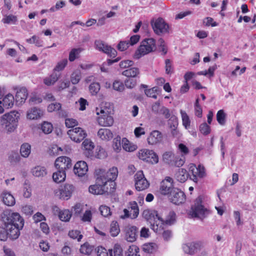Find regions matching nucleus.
Listing matches in <instances>:
<instances>
[{
  "instance_id": "obj_1",
  "label": "nucleus",
  "mask_w": 256,
  "mask_h": 256,
  "mask_svg": "<svg viewBox=\"0 0 256 256\" xmlns=\"http://www.w3.org/2000/svg\"><path fill=\"white\" fill-rule=\"evenodd\" d=\"M4 225L7 228L8 236L12 240H16L20 234V230L24 225V220L18 213L4 214L2 216Z\"/></svg>"
},
{
  "instance_id": "obj_2",
  "label": "nucleus",
  "mask_w": 256,
  "mask_h": 256,
  "mask_svg": "<svg viewBox=\"0 0 256 256\" xmlns=\"http://www.w3.org/2000/svg\"><path fill=\"white\" fill-rule=\"evenodd\" d=\"M144 218L149 222L150 228L156 233L160 234L163 230L162 218L157 211L146 210L142 212Z\"/></svg>"
},
{
  "instance_id": "obj_3",
  "label": "nucleus",
  "mask_w": 256,
  "mask_h": 256,
  "mask_svg": "<svg viewBox=\"0 0 256 256\" xmlns=\"http://www.w3.org/2000/svg\"><path fill=\"white\" fill-rule=\"evenodd\" d=\"M20 114L16 111H12L3 115L0 123L8 132H14L18 126Z\"/></svg>"
},
{
  "instance_id": "obj_4",
  "label": "nucleus",
  "mask_w": 256,
  "mask_h": 256,
  "mask_svg": "<svg viewBox=\"0 0 256 256\" xmlns=\"http://www.w3.org/2000/svg\"><path fill=\"white\" fill-rule=\"evenodd\" d=\"M102 104L100 106L96 108V112L97 115L101 114V116L98 118L97 121L100 126L104 127L110 126H112L114 120L112 116H110L108 109L103 106Z\"/></svg>"
},
{
  "instance_id": "obj_5",
  "label": "nucleus",
  "mask_w": 256,
  "mask_h": 256,
  "mask_svg": "<svg viewBox=\"0 0 256 256\" xmlns=\"http://www.w3.org/2000/svg\"><path fill=\"white\" fill-rule=\"evenodd\" d=\"M202 203V198L198 196L195 200L194 204L192 206L189 214L192 218H196L201 220L205 218L209 214L207 208H205Z\"/></svg>"
},
{
  "instance_id": "obj_6",
  "label": "nucleus",
  "mask_w": 256,
  "mask_h": 256,
  "mask_svg": "<svg viewBox=\"0 0 256 256\" xmlns=\"http://www.w3.org/2000/svg\"><path fill=\"white\" fill-rule=\"evenodd\" d=\"M156 48L155 40L152 38H146L142 40L138 50L136 51L134 57L138 59L142 56L146 54Z\"/></svg>"
},
{
  "instance_id": "obj_7",
  "label": "nucleus",
  "mask_w": 256,
  "mask_h": 256,
  "mask_svg": "<svg viewBox=\"0 0 256 256\" xmlns=\"http://www.w3.org/2000/svg\"><path fill=\"white\" fill-rule=\"evenodd\" d=\"M154 32L158 36L168 34L170 27L164 20L159 18L156 20H152L150 22Z\"/></svg>"
},
{
  "instance_id": "obj_8",
  "label": "nucleus",
  "mask_w": 256,
  "mask_h": 256,
  "mask_svg": "<svg viewBox=\"0 0 256 256\" xmlns=\"http://www.w3.org/2000/svg\"><path fill=\"white\" fill-rule=\"evenodd\" d=\"M205 242L202 240H196L184 244L182 248L186 254L194 255L202 249Z\"/></svg>"
},
{
  "instance_id": "obj_9",
  "label": "nucleus",
  "mask_w": 256,
  "mask_h": 256,
  "mask_svg": "<svg viewBox=\"0 0 256 256\" xmlns=\"http://www.w3.org/2000/svg\"><path fill=\"white\" fill-rule=\"evenodd\" d=\"M102 177H98L96 179V184L89 187V192L94 194H102L108 192V188L106 186V182L103 181Z\"/></svg>"
},
{
  "instance_id": "obj_10",
  "label": "nucleus",
  "mask_w": 256,
  "mask_h": 256,
  "mask_svg": "<svg viewBox=\"0 0 256 256\" xmlns=\"http://www.w3.org/2000/svg\"><path fill=\"white\" fill-rule=\"evenodd\" d=\"M188 176L190 179L195 182H197L198 178H202L206 176V172L204 168L199 165L196 167L195 164H190L189 166Z\"/></svg>"
},
{
  "instance_id": "obj_11",
  "label": "nucleus",
  "mask_w": 256,
  "mask_h": 256,
  "mask_svg": "<svg viewBox=\"0 0 256 256\" xmlns=\"http://www.w3.org/2000/svg\"><path fill=\"white\" fill-rule=\"evenodd\" d=\"M118 170L116 167H112L110 168L108 171L104 174H102L99 177L102 178V177L103 181L106 182V184H108V182H110V192H113V190H111V188L114 189L115 186V183L114 182L118 176Z\"/></svg>"
},
{
  "instance_id": "obj_12",
  "label": "nucleus",
  "mask_w": 256,
  "mask_h": 256,
  "mask_svg": "<svg viewBox=\"0 0 256 256\" xmlns=\"http://www.w3.org/2000/svg\"><path fill=\"white\" fill-rule=\"evenodd\" d=\"M138 157L140 159L152 164H156L158 162V156L152 150H141L138 152Z\"/></svg>"
},
{
  "instance_id": "obj_13",
  "label": "nucleus",
  "mask_w": 256,
  "mask_h": 256,
  "mask_svg": "<svg viewBox=\"0 0 256 256\" xmlns=\"http://www.w3.org/2000/svg\"><path fill=\"white\" fill-rule=\"evenodd\" d=\"M67 134L70 139L76 142H80L87 136L86 131L80 127L68 130Z\"/></svg>"
},
{
  "instance_id": "obj_14",
  "label": "nucleus",
  "mask_w": 256,
  "mask_h": 256,
  "mask_svg": "<svg viewBox=\"0 0 256 256\" xmlns=\"http://www.w3.org/2000/svg\"><path fill=\"white\" fill-rule=\"evenodd\" d=\"M135 186L136 190L141 191L148 188L150 184L145 178L142 171H138L134 176Z\"/></svg>"
},
{
  "instance_id": "obj_15",
  "label": "nucleus",
  "mask_w": 256,
  "mask_h": 256,
  "mask_svg": "<svg viewBox=\"0 0 256 256\" xmlns=\"http://www.w3.org/2000/svg\"><path fill=\"white\" fill-rule=\"evenodd\" d=\"M172 183L173 180L172 178L169 176L166 177L160 183V192L164 196L168 194L170 196L173 190L176 188H174Z\"/></svg>"
},
{
  "instance_id": "obj_16",
  "label": "nucleus",
  "mask_w": 256,
  "mask_h": 256,
  "mask_svg": "<svg viewBox=\"0 0 256 256\" xmlns=\"http://www.w3.org/2000/svg\"><path fill=\"white\" fill-rule=\"evenodd\" d=\"M94 44L97 50L104 52L110 57L114 58L117 54V52L114 48H112L101 40H96Z\"/></svg>"
},
{
  "instance_id": "obj_17",
  "label": "nucleus",
  "mask_w": 256,
  "mask_h": 256,
  "mask_svg": "<svg viewBox=\"0 0 256 256\" xmlns=\"http://www.w3.org/2000/svg\"><path fill=\"white\" fill-rule=\"evenodd\" d=\"M74 190V188L73 185L66 184L56 192V194L60 199L68 200L71 197Z\"/></svg>"
},
{
  "instance_id": "obj_18",
  "label": "nucleus",
  "mask_w": 256,
  "mask_h": 256,
  "mask_svg": "<svg viewBox=\"0 0 256 256\" xmlns=\"http://www.w3.org/2000/svg\"><path fill=\"white\" fill-rule=\"evenodd\" d=\"M169 200L174 204L178 205L185 202L186 196L183 192L176 188L173 190L169 196Z\"/></svg>"
},
{
  "instance_id": "obj_19",
  "label": "nucleus",
  "mask_w": 256,
  "mask_h": 256,
  "mask_svg": "<svg viewBox=\"0 0 256 256\" xmlns=\"http://www.w3.org/2000/svg\"><path fill=\"white\" fill-rule=\"evenodd\" d=\"M54 165L57 170L65 171L72 167V160L67 156H60L56 159Z\"/></svg>"
},
{
  "instance_id": "obj_20",
  "label": "nucleus",
  "mask_w": 256,
  "mask_h": 256,
  "mask_svg": "<svg viewBox=\"0 0 256 256\" xmlns=\"http://www.w3.org/2000/svg\"><path fill=\"white\" fill-rule=\"evenodd\" d=\"M163 140L162 133L158 130L152 131L147 138V141L149 144L154 145L160 144Z\"/></svg>"
},
{
  "instance_id": "obj_21",
  "label": "nucleus",
  "mask_w": 256,
  "mask_h": 256,
  "mask_svg": "<svg viewBox=\"0 0 256 256\" xmlns=\"http://www.w3.org/2000/svg\"><path fill=\"white\" fill-rule=\"evenodd\" d=\"M138 228L136 226H128L126 228V238L130 242H134L138 236Z\"/></svg>"
},
{
  "instance_id": "obj_22",
  "label": "nucleus",
  "mask_w": 256,
  "mask_h": 256,
  "mask_svg": "<svg viewBox=\"0 0 256 256\" xmlns=\"http://www.w3.org/2000/svg\"><path fill=\"white\" fill-rule=\"evenodd\" d=\"M88 170V166L86 163L84 161L77 162L74 168V174L78 176H84Z\"/></svg>"
},
{
  "instance_id": "obj_23",
  "label": "nucleus",
  "mask_w": 256,
  "mask_h": 256,
  "mask_svg": "<svg viewBox=\"0 0 256 256\" xmlns=\"http://www.w3.org/2000/svg\"><path fill=\"white\" fill-rule=\"evenodd\" d=\"M97 136L100 140L104 142L111 140L114 136L112 132L110 129L106 128H100L97 132Z\"/></svg>"
},
{
  "instance_id": "obj_24",
  "label": "nucleus",
  "mask_w": 256,
  "mask_h": 256,
  "mask_svg": "<svg viewBox=\"0 0 256 256\" xmlns=\"http://www.w3.org/2000/svg\"><path fill=\"white\" fill-rule=\"evenodd\" d=\"M1 198L4 204L8 206H12L15 203L14 196L7 191H4L1 194Z\"/></svg>"
},
{
  "instance_id": "obj_25",
  "label": "nucleus",
  "mask_w": 256,
  "mask_h": 256,
  "mask_svg": "<svg viewBox=\"0 0 256 256\" xmlns=\"http://www.w3.org/2000/svg\"><path fill=\"white\" fill-rule=\"evenodd\" d=\"M82 147L85 150L84 154L90 158L92 156V150L94 148V143L89 139H86L82 144Z\"/></svg>"
},
{
  "instance_id": "obj_26",
  "label": "nucleus",
  "mask_w": 256,
  "mask_h": 256,
  "mask_svg": "<svg viewBox=\"0 0 256 256\" xmlns=\"http://www.w3.org/2000/svg\"><path fill=\"white\" fill-rule=\"evenodd\" d=\"M42 114V112L40 108L34 107L28 110L26 117L30 120H35L40 118Z\"/></svg>"
},
{
  "instance_id": "obj_27",
  "label": "nucleus",
  "mask_w": 256,
  "mask_h": 256,
  "mask_svg": "<svg viewBox=\"0 0 256 256\" xmlns=\"http://www.w3.org/2000/svg\"><path fill=\"white\" fill-rule=\"evenodd\" d=\"M14 102V96L12 94L9 93L4 97L2 100H0V104H2L4 107L8 108L13 106Z\"/></svg>"
},
{
  "instance_id": "obj_28",
  "label": "nucleus",
  "mask_w": 256,
  "mask_h": 256,
  "mask_svg": "<svg viewBox=\"0 0 256 256\" xmlns=\"http://www.w3.org/2000/svg\"><path fill=\"white\" fill-rule=\"evenodd\" d=\"M28 96L27 90L22 88L16 92V100L20 103L24 102Z\"/></svg>"
},
{
  "instance_id": "obj_29",
  "label": "nucleus",
  "mask_w": 256,
  "mask_h": 256,
  "mask_svg": "<svg viewBox=\"0 0 256 256\" xmlns=\"http://www.w3.org/2000/svg\"><path fill=\"white\" fill-rule=\"evenodd\" d=\"M189 174L186 169L180 168L176 174V178L178 182H184L187 180Z\"/></svg>"
},
{
  "instance_id": "obj_30",
  "label": "nucleus",
  "mask_w": 256,
  "mask_h": 256,
  "mask_svg": "<svg viewBox=\"0 0 256 256\" xmlns=\"http://www.w3.org/2000/svg\"><path fill=\"white\" fill-rule=\"evenodd\" d=\"M60 74L54 72L50 76L45 78L44 82L48 86L53 85L60 78Z\"/></svg>"
},
{
  "instance_id": "obj_31",
  "label": "nucleus",
  "mask_w": 256,
  "mask_h": 256,
  "mask_svg": "<svg viewBox=\"0 0 256 256\" xmlns=\"http://www.w3.org/2000/svg\"><path fill=\"white\" fill-rule=\"evenodd\" d=\"M139 74V69L135 67L130 68L122 72V74L128 78H135Z\"/></svg>"
},
{
  "instance_id": "obj_32",
  "label": "nucleus",
  "mask_w": 256,
  "mask_h": 256,
  "mask_svg": "<svg viewBox=\"0 0 256 256\" xmlns=\"http://www.w3.org/2000/svg\"><path fill=\"white\" fill-rule=\"evenodd\" d=\"M66 174V172L62 170H58V171L54 172L52 175V178L54 182L60 183L64 180Z\"/></svg>"
},
{
  "instance_id": "obj_33",
  "label": "nucleus",
  "mask_w": 256,
  "mask_h": 256,
  "mask_svg": "<svg viewBox=\"0 0 256 256\" xmlns=\"http://www.w3.org/2000/svg\"><path fill=\"white\" fill-rule=\"evenodd\" d=\"M128 208L130 210V218L132 219L136 218L139 214V209L137 203L136 202H130Z\"/></svg>"
},
{
  "instance_id": "obj_34",
  "label": "nucleus",
  "mask_w": 256,
  "mask_h": 256,
  "mask_svg": "<svg viewBox=\"0 0 256 256\" xmlns=\"http://www.w3.org/2000/svg\"><path fill=\"white\" fill-rule=\"evenodd\" d=\"M32 174L36 177H43L47 174L46 168L44 166H37L32 170Z\"/></svg>"
},
{
  "instance_id": "obj_35",
  "label": "nucleus",
  "mask_w": 256,
  "mask_h": 256,
  "mask_svg": "<svg viewBox=\"0 0 256 256\" xmlns=\"http://www.w3.org/2000/svg\"><path fill=\"white\" fill-rule=\"evenodd\" d=\"M176 217V214L175 212L173 211H171L169 212L165 220L162 219L163 230L164 228L165 225H172L175 222Z\"/></svg>"
},
{
  "instance_id": "obj_36",
  "label": "nucleus",
  "mask_w": 256,
  "mask_h": 256,
  "mask_svg": "<svg viewBox=\"0 0 256 256\" xmlns=\"http://www.w3.org/2000/svg\"><path fill=\"white\" fill-rule=\"evenodd\" d=\"M83 50L82 48H72L69 54L68 60L70 62H74L76 59L78 58L80 52Z\"/></svg>"
},
{
  "instance_id": "obj_37",
  "label": "nucleus",
  "mask_w": 256,
  "mask_h": 256,
  "mask_svg": "<svg viewBox=\"0 0 256 256\" xmlns=\"http://www.w3.org/2000/svg\"><path fill=\"white\" fill-rule=\"evenodd\" d=\"M31 152V146L28 143L23 144L20 148L21 156L24 158H28Z\"/></svg>"
},
{
  "instance_id": "obj_38",
  "label": "nucleus",
  "mask_w": 256,
  "mask_h": 256,
  "mask_svg": "<svg viewBox=\"0 0 256 256\" xmlns=\"http://www.w3.org/2000/svg\"><path fill=\"white\" fill-rule=\"evenodd\" d=\"M81 78V72L78 70H76L72 72L70 76V81L73 84H76L79 82Z\"/></svg>"
},
{
  "instance_id": "obj_39",
  "label": "nucleus",
  "mask_w": 256,
  "mask_h": 256,
  "mask_svg": "<svg viewBox=\"0 0 256 256\" xmlns=\"http://www.w3.org/2000/svg\"><path fill=\"white\" fill-rule=\"evenodd\" d=\"M17 17L13 14L4 15L2 22L5 24H14L17 22Z\"/></svg>"
},
{
  "instance_id": "obj_40",
  "label": "nucleus",
  "mask_w": 256,
  "mask_h": 256,
  "mask_svg": "<svg viewBox=\"0 0 256 256\" xmlns=\"http://www.w3.org/2000/svg\"><path fill=\"white\" fill-rule=\"evenodd\" d=\"M110 256H122V250L120 246L116 244L113 249L109 250Z\"/></svg>"
},
{
  "instance_id": "obj_41",
  "label": "nucleus",
  "mask_w": 256,
  "mask_h": 256,
  "mask_svg": "<svg viewBox=\"0 0 256 256\" xmlns=\"http://www.w3.org/2000/svg\"><path fill=\"white\" fill-rule=\"evenodd\" d=\"M94 250V246H90L88 243L86 242L82 245L80 248V252L82 254L90 255Z\"/></svg>"
},
{
  "instance_id": "obj_42",
  "label": "nucleus",
  "mask_w": 256,
  "mask_h": 256,
  "mask_svg": "<svg viewBox=\"0 0 256 256\" xmlns=\"http://www.w3.org/2000/svg\"><path fill=\"white\" fill-rule=\"evenodd\" d=\"M174 154L172 152H166L162 155L163 161L171 165L174 158Z\"/></svg>"
},
{
  "instance_id": "obj_43",
  "label": "nucleus",
  "mask_w": 256,
  "mask_h": 256,
  "mask_svg": "<svg viewBox=\"0 0 256 256\" xmlns=\"http://www.w3.org/2000/svg\"><path fill=\"white\" fill-rule=\"evenodd\" d=\"M72 216L71 212L68 210H64L59 212L58 217L64 222H68Z\"/></svg>"
},
{
  "instance_id": "obj_44",
  "label": "nucleus",
  "mask_w": 256,
  "mask_h": 256,
  "mask_svg": "<svg viewBox=\"0 0 256 256\" xmlns=\"http://www.w3.org/2000/svg\"><path fill=\"white\" fill-rule=\"evenodd\" d=\"M8 237V232L7 228L4 225V222L2 220V222H0V240L5 241Z\"/></svg>"
},
{
  "instance_id": "obj_45",
  "label": "nucleus",
  "mask_w": 256,
  "mask_h": 256,
  "mask_svg": "<svg viewBox=\"0 0 256 256\" xmlns=\"http://www.w3.org/2000/svg\"><path fill=\"white\" fill-rule=\"evenodd\" d=\"M226 114L223 110H218L216 114V120L218 124L222 126H224L226 124Z\"/></svg>"
},
{
  "instance_id": "obj_46",
  "label": "nucleus",
  "mask_w": 256,
  "mask_h": 256,
  "mask_svg": "<svg viewBox=\"0 0 256 256\" xmlns=\"http://www.w3.org/2000/svg\"><path fill=\"white\" fill-rule=\"evenodd\" d=\"M112 87L113 90L118 92H122L125 90L124 84L120 80H114Z\"/></svg>"
},
{
  "instance_id": "obj_47",
  "label": "nucleus",
  "mask_w": 256,
  "mask_h": 256,
  "mask_svg": "<svg viewBox=\"0 0 256 256\" xmlns=\"http://www.w3.org/2000/svg\"><path fill=\"white\" fill-rule=\"evenodd\" d=\"M120 228L118 223L116 222L113 221L111 223L110 228V233L112 236H116L120 232Z\"/></svg>"
},
{
  "instance_id": "obj_48",
  "label": "nucleus",
  "mask_w": 256,
  "mask_h": 256,
  "mask_svg": "<svg viewBox=\"0 0 256 256\" xmlns=\"http://www.w3.org/2000/svg\"><path fill=\"white\" fill-rule=\"evenodd\" d=\"M122 146L124 150L127 152H132L135 150L134 146H131L130 143L126 138H123L122 140Z\"/></svg>"
},
{
  "instance_id": "obj_49",
  "label": "nucleus",
  "mask_w": 256,
  "mask_h": 256,
  "mask_svg": "<svg viewBox=\"0 0 256 256\" xmlns=\"http://www.w3.org/2000/svg\"><path fill=\"white\" fill-rule=\"evenodd\" d=\"M122 146L121 138L119 136H118L113 140L112 148L116 152H118L121 150Z\"/></svg>"
},
{
  "instance_id": "obj_50",
  "label": "nucleus",
  "mask_w": 256,
  "mask_h": 256,
  "mask_svg": "<svg viewBox=\"0 0 256 256\" xmlns=\"http://www.w3.org/2000/svg\"><path fill=\"white\" fill-rule=\"evenodd\" d=\"M27 42L29 44H34L36 46H42L43 42L41 40L40 38L36 36H33L31 38L26 40Z\"/></svg>"
},
{
  "instance_id": "obj_51",
  "label": "nucleus",
  "mask_w": 256,
  "mask_h": 256,
  "mask_svg": "<svg viewBox=\"0 0 256 256\" xmlns=\"http://www.w3.org/2000/svg\"><path fill=\"white\" fill-rule=\"evenodd\" d=\"M182 124L186 128L188 129L190 126V120L189 117L186 112L180 110V111Z\"/></svg>"
},
{
  "instance_id": "obj_52",
  "label": "nucleus",
  "mask_w": 256,
  "mask_h": 256,
  "mask_svg": "<svg viewBox=\"0 0 256 256\" xmlns=\"http://www.w3.org/2000/svg\"><path fill=\"white\" fill-rule=\"evenodd\" d=\"M42 131L46 134H48L52 132L53 130V126L51 123L44 122L41 126Z\"/></svg>"
},
{
  "instance_id": "obj_53",
  "label": "nucleus",
  "mask_w": 256,
  "mask_h": 256,
  "mask_svg": "<svg viewBox=\"0 0 256 256\" xmlns=\"http://www.w3.org/2000/svg\"><path fill=\"white\" fill-rule=\"evenodd\" d=\"M139 248L136 246H130L127 252V256H140L138 254Z\"/></svg>"
},
{
  "instance_id": "obj_54",
  "label": "nucleus",
  "mask_w": 256,
  "mask_h": 256,
  "mask_svg": "<svg viewBox=\"0 0 256 256\" xmlns=\"http://www.w3.org/2000/svg\"><path fill=\"white\" fill-rule=\"evenodd\" d=\"M200 132L204 135L206 136L210 132V127L206 123L204 122L199 126Z\"/></svg>"
},
{
  "instance_id": "obj_55",
  "label": "nucleus",
  "mask_w": 256,
  "mask_h": 256,
  "mask_svg": "<svg viewBox=\"0 0 256 256\" xmlns=\"http://www.w3.org/2000/svg\"><path fill=\"white\" fill-rule=\"evenodd\" d=\"M156 246L154 243L145 244L142 246V250L146 253L151 254L154 252Z\"/></svg>"
},
{
  "instance_id": "obj_56",
  "label": "nucleus",
  "mask_w": 256,
  "mask_h": 256,
  "mask_svg": "<svg viewBox=\"0 0 256 256\" xmlns=\"http://www.w3.org/2000/svg\"><path fill=\"white\" fill-rule=\"evenodd\" d=\"M100 90V85L98 82H93L89 86L90 92L92 95L96 94Z\"/></svg>"
},
{
  "instance_id": "obj_57",
  "label": "nucleus",
  "mask_w": 256,
  "mask_h": 256,
  "mask_svg": "<svg viewBox=\"0 0 256 256\" xmlns=\"http://www.w3.org/2000/svg\"><path fill=\"white\" fill-rule=\"evenodd\" d=\"M68 60L67 59H63L62 60L60 61L56 67L54 68V70L60 72L67 65Z\"/></svg>"
},
{
  "instance_id": "obj_58",
  "label": "nucleus",
  "mask_w": 256,
  "mask_h": 256,
  "mask_svg": "<svg viewBox=\"0 0 256 256\" xmlns=\"http://www.w3.org/2000/svg\"><path fill=\"white\" fill-rule=\"evenodd\" d=\"M124 85L126 88L132 89L136 86V81L132 78H126L124 80Z\"/></svg>"
},
{
  "instance_id": "obj_59",
  "label": "nucleus",
  "mask_w": 256,
  "mask_h": 256,
  "mask_svg": "<svg viewBox=\"0 0 256 256\" xmlns=\"http://www.w3.org/2000/svg\"><path fill=\"white\" fill-rule=\"evenodd\" d=\"M68 236L72 238H78V241L80 242L82 238V235L80 234V232L77 230H72L69 232Z\"/></svg>"
},
{
  "instance_id": "obj_60",
  "label": "nucleus",
  "mask_w": 256,
  "mask_h": 256,
  "mask_svg": "<svg viewBox=\"0 0 256 256\" xmlns=\"http://www.w3.org/2000/svg\"><path fill=\"white\" fill-rule=\"evenodd\" d=\"M99 209L102 215L104 217H107L112 214L110 208L106 206H101Z\"/></svg>"
},
{
  "instance_id": "obj_61",
  "label": "nucleus",
  "mask_w": 256,
  "mask_h": 256,
  "mask_svg": "<svg viewBox=\"0 0 256 256\" xmlns=\"http://www.w3.org/2000/svg\"><path fill=\"white\" fill-rule=\"evenodd\" d=\"M185 162L184 158H180L179 157H174V161L171 164L172 166H176L177 167L182 166Z\"/></svg>"
},
{
  "instance_id": "obj_62",
  "label": "nucleus",
  "mask_w": 256,
  "mask_h": 256,
  "mask_svg": "<svg viewBox=\"0 0 256 256\" xmlns=\"http://www.w3.org/2000/svg\"><path fill=\"white\" fill-rule=\"evenodd\" d=\"M61 108V104L58 102L52 103L48 106V112L60 110Z\"/></svg>"
},
{
  "instance_id": "obj_63",
  "label": "nucleus",
  "mask_w": 256,
  "mask_h": 256,
  "mask_svg": "<svg viewBox=\"0 0 256 256\" xmlns=\"http://www.w3.org/2000/svg\"><path fill=\"white\" fill-rule=\"evenodd\" d=\"M130 45L129 41H120L117 46L118 49L120 51L126 50Z\"/></svg>"
},
{
  "instance_id": "obj_64",
  "label": "nucleus",
  "mask_w": 256,
  "mask_h": 256,
  "mask_svg": "<svg viewBox=\"0 0 256 256\" xmlns=\"http://www.w3.org/2000/svg\"><path fill=\"white\" fill-rule=\"evenodd\" d=\"M168 124L170 129L177 128L178 126L177 118L175 116H172L170 118Z\"/></svg>"
}]
</instances>
